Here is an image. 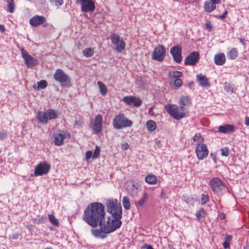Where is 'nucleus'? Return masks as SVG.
Listing matches in <instances>:
<instances>
[{"instance_id":"4c0bfd02","label":"nucleus","mask_w":249,"mask_h":249,"mask_svg":"<svg viewBox=\"0 0 249 249\" xmlns=\"http://www.w3.org/2000/svg\"><path fill=\"white\" fill-rule=\"evenodd\" d=\"M7 11L10 13H13L15 8L14 0H7Z\"/></svg>"},{"instance_id":"412c9836","label":"nucleus","mask_w":249,"mask_h":249,"mask_svg":"<svg viewBox=\"0 0 249 249\" xmlns=\"http://www.w3.org/2000/svg\"><path fill=\"white\" fill-rule=\"evenodd\" d=\"M196 79L201 87L204 88H208L210 86L211 84L209 82L208 78L202 74H198L196 75Z\"/></svg>"},{"instance_id":"5fc2aeb1","label":"nucleus","mask_w":249,"mask_h":249,"mask_svg":"<svg viewBox=\"0 0 249 249\" xmlns=\"http://www.w3.org/2000/svg\"><path fill=\"white\" fill-rule=\"evenodd\" d=\"M83 122L81 120H76L75 121V124L77 125L80 126L83 124Z\"/></svg>"},{"instance_id":"20e7f679","label":"nucleus","mask_w":249,"mask_h":249,"mask_svg":"<svg viewBox=\"0 0 249 249\" xmlns=\"http://www.w3.org/2000/svg\"><path fill=\"white\" fill-rule=\"evenodd\" d=\"M53 77L56 81L60 83L62 87H69L71 85V78L60 69L56 70Z\"/></svg>"},{"instance_id":"b1692460","label":"nucleus","mask_w":249,"mask_h":249,"mask_svg":"<svg viewBox=\"0 0 249 249\" xmlns=\"http://www.w3.org/2000/svg\"><path fill=\"white\" fill-rule=\"evenodd\" d=\"M37 119L38 121L42 124H47L48 123V118L46 112L39 111L37 114Z\"/></svg>"},{"instance_id":"bf43d9fd","label":"nucleus","mask_w":249,"mask_h":249,"mask_svg":"<svg viewBox=\"0 0 249 249\" xmlns=\"http://www.w3.org/2000/svg\"><path fill=\"white\" fill-rule=\"evenodd\" d=\"M212 2L215 4H218L220 3V0H210Z\"/></svg>"},{"instance_id":"09e8293b","label":"nucleus","mask_w":249,"mask_h":249,"mask_svg":"<svg viewBox=\"0 0 249 249\" xmlns=\"http://www.w3.org/2000/svg\"><path fill=\"white\" fill-rule=\"evenodd\" d=\"M51 2L54 1L56 6H59L63 4V0H49Z\"/></svg>"},{"instance_id":"f3484780","label":"nucleus","mask_w":249,"mask_h":249,"mask_svg":"<svg viewBox=\"0 0 249 249\" xmlns=\"http://www.w3.org/2000/svg\"><path fill=\"white\" fill-rule=\"evenodd\" d=\"M46 19L43 16L36 15L30 18L29 23L33 27H37L46 22Z\"/></svg>"},{"instance_id":"4be33fe9","label":"nucleus","mask_w":249,"mask_h":249,"mask_svg":"<svg viewBox=\"0 0 249 249\" xmlns=\"http://www.w3.org/2000/svg\"><path fill=\"white\" fill-rule=\"evenodd\" d=\"M66 136L65 132L63 131L60 133L56 134L54 138L53 142L55 145L60 146L63 144V141L66 138Z\"/></svg>"},{"instance_id":"e2e57ef3","label":"nucleus","mask_w":249,"mask_h":249,"mask_svg":"<svg viewBox=\"0 0 249 249\" xmlns=\"http://www.w3.org/2000/svg\"><path fill=\"white\" fill-rule=\"evenodd\" d=\"M18 235H14L12 236V239H17L18 238Z\"/></svg>"},{"instance_id":"393cba45","label":"nucleus","mask_w":249,"mask_h":249,"mask_svg":"<svg viewBox=\"0 0 249 249\" xmlns=\"http://www.w3.org/2000/svg\"><path fill=\"white\" fill-rule=\"evenodd\" d=\"M183 76V73L181 71H170L168 72V78L171 80L170 84L172 80L180 78Z\"/></svg>"},{"instance_id":"c9c22d12","label":"nucleus","mask_w":249,"mask_h":249,"mask_svg":"<svg viewBox=\"0 0 249 249\" xmlns=\"http://www.w3.org/2000/svg\"><path fill=\"white\" fill-rule=\"evenodd\" d=\"M148 198V196L147 193L146 192H144L142 197L140 198L139 201H138L137 205L140 207H142Z\"/></svg>"},{"instance_id":"0eeeda50","label":"nucleus","mask_w":249,"mask_h":249,"mask_svg":"<svg viewBox=\"0 0 249 249\" xmlns=\"http://www.w3.org/2000/svg\"><path fill=\"white\" fill-rule=\"evenodd\" d=\"M166 55V49L162 45H158L154 49L152 53V59L159 62L162 61Z\"/></svg>"},{"instance_id":"473e14b6","label":"nucleus","mask_w":249,"mask_h":249,"mask_svg":"<svg viewBox=\"0 0 249 249\" xmlns=\"http://www.w3.org/2000/svg\"><path fill=\"white\" fill-rule=\"evenodd\" d=\"M232 240V236L231 235L226 234L225 237V241L223 243V248L225 249H228L230 248V243Z\"/></svg>"},{"instance_id":"0e129e2a","label":"nucleus","mask_w":249,"mask_h":249,"mask_svg":"<svg viewBox=\"0 0 249 249\" xmlns=\"http://www.w3.org/2000/svg\"><path fill=\"white\" fill-rule=\"evenodd\" d=\"M244 249H249V245H247L244 248Z\"/></svg>"},{"instance_id":"6ab92c4d","label":"nucleus","mask_w":249,"mask_h":249,"mask_svg":"<svg viewBox=\"0 0 249 249\" xmlns=\"http://www.w3.org/2000/svg\"><path fill=\"white\" fill-rule=\"evenodd\" d=\"M236 129V127L234 125L229 124L220 125L218 128V132L224 134L234 132Z\"/></svg>"},{"instance_id":"c85d7f7f","label":"nucleus","mask_w":249,"mask_h":249,"mask_svg":"<svg viewBox=\"0 0 249 249\" xmlns=\"http://www.w3.org/2000/svg\"><path fill=\"white\" fill-rule=\"evenodd\" d=\"M238 55L237 49L235 48H232L228 53L227 57L229 59L234 60Z\"/></svg>"},{"instance_id":"a878e982","label":"nucleus","mask_w":249,"mask_h":249,"mask_svg":"<svg viewBox=\"0 0 249 249\" xmlns=\"http://www.w3.org/2000/svg\"><path fill=\"white\" fill-rule=\"evenodd\" d=\"M145 181L149 184L154 185L157 183L158 178L156 175L149 174L145 176Z\"/></svg>"},{"instance_id":"e433bc0d","label":"nucleus","mask_w":249,"mask_h":249,"mask_svg":"<svg viewBox=\"0 0 249 249\" xmlns=\"http://www.w3.org/2000/svg\"><path fill=\"white\" fill-rule=\"evenodd\" d=\"M94 53V49L92 48H87L83 51V55L87 57H91Z\"/></svg>"},{"instance_id":"9d476101","label":"nucleus","mask_w":249,"mask_h":249,"mask_svg":"<svg viewBox=\"0 0 249 249\" xmlns=\"http://www.w3.org/2000/svg\"><path fill=\"white\" fill-rule=\"evenodd\" d=\"M20 51L25 64L28 68H31L37 64V60L28 54L24 48H21Z\"/></svg>"},{"instance_id":"f03ea898","label":"nucleus","mask_w":249,"mask_h":249,"mask_svg":"<svg viewBox=\"0 0 249 249\" xmlns=\"http://www.w3.org/2000/svg\"><path fill=\"white\" fill-rule=\"evenodd\" d=\"M106 205L108 212L112 215L113 218H122V207L117 199H107Z\"/></svg>"},{"instance_id":"ea45409f","label":"nucleus","mask_w":249,"mask_h":249,"mask_svg":"<svg viewBox=\"0 0 249 249\" xmlns=\"http://www.w3.org/2000/svg\"><path fill=\"white\" fill-rule=\"evenodd\" d=\"M225 90L227 92H231V93L235 92V89L233 85H231L230 83H225V87H224Z\"/></svg>"},{"instance_id":"f704fd0d","label":"nucleus","mask_w":249,"mask_h":249,"mask_svg":"<svg viewBox=\"0 0 249 249\" xmlns=\"http://www.w3.org/2000/svg\"><path fill=\"white\" fill-rule=\"evenodd\" d=\"M46 113L49 120L54 119L57 117V114L54 110L49 109Z\"/></svg>"},{"instance_id":"bb28decb","label":"nucleus","mask_w":249,"mask_h":249,"mask_svg":"<svg viewBox=\"0 0 249 249\" xmlns=\"http://www.w3.org/2000/svg\"><path fill=\"white\" fill-rule=\"evenodd\" d=\"M216 8V4L211 1H206L205 2L204 9L206 12L211 13Z\"/></svg>"},{"instance_id":"603ef678","label":"nucleus","mask_w":249,"mask_h":249,"mask_svg":"<svg viewBox=\"0 0 249 249\" xmlns=\"http://www.w3.org/2000/svg\"><path fill=\"white\" fill-rule=\"evenodd\" d=\"M129 148V145L128 143L125 142L122 144V148L124 150H126Z\"/></svg>"},{"instance_id":"2eb2a0df","label":"nucleus","mask_w":249,"mask_h":249,"mask_svg":"<svg viewBox=\"0 0 249 249\" xmlns=\"http://www.w3.org/2000/svg\"><path fill=\"white\" fill-rule=\"evenodd\" d=\"M199 59V54L197 52L191 53L184 59L185 65H195Z\"/></svg>"},{"instance_id":"4468645a","label":"nucleus","mask_w":249,"mask_h":249,"mask_svg":"<svg viewBox=\"0 0 249 249\" xmlns=\"http://www.w3.org/2000/svg\"><path fill=\"white\" fill-rule=\"evenodd\" d=\"M181 47L178 45L175 46L170 49V53L172 55L174 60L177 63H180L182 61Z\"/></svg>"},{"instance_id":"052dcab7","label":"nucleus","mask_w":249,"mask_h":249,"mask_svg":"<svg viewBox=\"0 0 249 249\" xmlns=\"http://www.w3.org/2000/svg\"><path fill=\"white\" fill-rule=\"evenodd\" d=\"M239 40L240 42L242 43V44L244 46L245 45V41H244V40L243 39L240 38H239Z\"/></svg>"},{"instance_id":"423d86ee","label":"nucleus","mask_w":249,"mask_h":249,"mask_svg":"<svg viewBox=\"0 0 249 249\" xmlns=\"http://www.w3.org/2000/svg\"><path fill=\"white\" fill-rule=\"evenodd\" d=\"M76 2L81 6V11L83 13L93 12L95 8V1L93 0H75Z\"/></svg>"},{"instance_id":"72a5a7b5","label":"nucleus","mask_w":249,"mask_h":249,"mask_svg":"<svg viewBox=\"0 0 249 249\" xmlns=\"http://www.w3.org/2000/svg\"><path fill=\"white\" fill-rule=\"evenodd\" d=\"M122 203L124 208L127 210H129L131 207L129 198L126 196L123 197Z\"/></svg>"},{"instance_id":"79ce46f5","label":"nucleus","mask_w":249,"mask_h":249,"mask_svg":"<svg viewBox=\"0 0 249 249\" xmlns=\"http://www.w3.org/2000/svg\"><path fill=\"white\" fill-rule=\"evenodd\" d=\"M49 219L53 225L55 226H58L59 225L58 220L55 218V216L53 214L49 215Z\"/></svg>"},{"instance_id":"3c124183","label":"nucleus","mask_w":249,"mask_h":249,"mask_svg":"<svg viewBox=\"0 0 249 249\" xmlns=\"http://www.w3.org/2000/svg\"><path fill=\"white\" fill-rule=\"evenodd\" d=\"M92 155V152L91 151H88L86 153V158L87 160L91 158Z\"/></svg>"},{"instance_id":"13d9d810","label":"nucleus","mask_w":249,"mask_h":249,"mask_svg":"<svg viewBox=\"0 0 249 249\" xmlns=\"http://www.w3.org/2000/svg\"><path fill=\"white\" fill-rule=\"evenodd\" d=\"M0 31L2 33L4 32L5 31V27L2 24H0Z\"/></svg>"},{"instance_id":"aec40b11","label":"nucleus","mask_w":249,"mask_h":249,"mask_svg":"<svg viewBox=\"0 0 249 249\" xmlns=\"http://www.w3.org/2000/svg\"><path fill=\"white\" fill-rule=\"evenodd\" d=\"M178 104L181 110L192 105V100L189 96H182L178 100Z\"/></svg>"},{"instance_id":"9b49d317","label":"nucleus","mask_w":249,"mask_h":249,"mask_svg":"<svg viewBox=\"0 0 249 249\" xmlns=\"http://www.w3.org/2000/svg\"><path fill=\"white\" fill-rule=\"evenodd\" d=\"M103 117L101 115L95 116L93 122L91 123V127L94 133H100L102 130Z\"/></svg>"},{"instance_id":"a18cd8bd","label":"nucleus","mask_w":249,"mask_h":249,"mask_svg":"<svg viewBox=\"0 0 249 249\" xmlns=\"http://www.w3.org/2000/svg\"><path fill=\"white\" fill-rule=\"evenodd\" d=\"M221 155L223 156L228 157L229 155V148L227 147L222 148L221 149Z\"/></svg>"},{"instance_id":"6e6552de","label":"nucleus","mask_w":249,"mask_h":249,"mask_svg":"<svg viewBox=\"0 0 249 249\" xmlns=\"http://www.w3.org/2000/svg\"><path fill=\"white\" fill-rule=\"evenodd\" d=\"M50 169V164L46 161L39 162L35 168L34 175L37 177L46 175L49 172Z\"/></svg>"},{"instance_id":"1a4fd4ad","label":"nucleus","mask_w":249,"mask_h":249,"mask_svg":"<svg viewBox=\"0 0 249 249\" xmlns=\"http://www.w3.org/2000/svg\"><path fill=\"white\" fill-rule=\"evenodd\" d=\"M110 39L111 43L116 46V50L118 52H121L125 49V43L118 35L112 34Z\"/></svg>"},{"instance_id":"de8ad7c7","label":"nucleus","mask_w":249,"mask_h":249,"mask_svg":"<svg viewBox=\"0 0 249 249\" xmlns=\"http://www.w3.org/2000/svg\"><path fill=\"white\" fill-rule=\"evenodd\" d=\"M92 234L95 237H99L101 234V231L98 229L92 230L91 231Z\"/></svg>"},{"instance_id":"680f3d73","label":"nucleus","mask_w":249,"mask_h":249,"mask_svg":"<svg viewBox=\"0 0 249 249\" xmlns=\"http://www.w3.org/2000/svg\"><path fill=\"white\" fill-rule=\"evenodd\" d=\"M146 249H154L151 245H147Z\"/></svg>"},{"instance_id":"39448f33","label":"nucleus","mask_w":249,"mask_h":249,"mask_svg":"<svg viewBox=\"0 0 249 249\" xmlns=\"http://www.w3.org/2000/svg\"><path fill=\"white\" fill-rule=\"evenodd\" d=\"M165 108L167 112L176 120H179L185 116L183 110H181L176 105L167 104Z\"/></svg>"},{"instance_id":"864d4df0","label":"nucleus","mask_w":249,"mask_h":249,"mask_svg":"<svg viewBox=\"0 0 249 249\" xmlns=\"http://www.w3.org/2000/svg\"><path fill=\"white\" fill-rule=\"evenodd\" d=\"M227 14H228V12L226 10H225L222 15H221L218 17V18H219L221 19H223L226 18Z\"/></svg>"},{"instance_id":"8fccbe9b","label":"nucleus","mask_w":249,"mask_h":249,"mask_svg":"<svg viewBox=\"0 0 249 249\" xmlns=\"http://www.w3.org/2000/svg\"><path fill=\"white\" fill-rule=\"evenodd\" d=\"M7 137V134L6 132L4 131H1L0 132V140H2L3 139H5Z\"/></svg>"},{"instance_id":"f8f14e48","label":"nucleus","mask_w":249,"mask_h":249,"mask_svg":"<svg viewBox=\"0 0 249 249\" xmlns=\"http://www.w3.org/2000/svg\"><path fill=\"white\" fill-rule=\"evenodd\" d=\"M210 185L213 191L216 193H221L224 188V185L218 178H213L210 180Z\"/></svg>"},{"instance_id":"7c9ffc66","label":"nucleus","mask_w":249,"mask_h":249,"mask_svg":"<svg viewBox=\"0 0 249 249\" xmlns=\"http://www.w3.org/2000/svg\"><path fill=\"white\" fill-rule=\"evenodd\" d=\"M206 212L203 209L201 208L199 209L196 213V217L197 221H200L201 219L204 218L206 216Z\"/></svg>"},{"instance_id":"dca6fc26","label":"nucleus","mask_w":249,"mask_h":249,"mask_svg":"<svg viewBox=\"0 0 249 249\" xmlns=\"http://www.w3.org/2000/svg\"><path fill=\"white\" fill-rule=\"evenodd\" d=\"M122 101L127 105H133L135 107H139L142 104V100L138 97L133 96H127L123 98Z\"/></svg>"},{"instance_id":"58836bf2","label":"nucleus","mask_w":249,"mask_h":249,"mask_svg":"<svg viewBox=\"0 0 249 249\" xmlns=\"http://www.w3.org/2000/svg\"><path fill=\"white\" fill-rule=\"evenodd\" d=\"M37 87L36 89L39 90L41 89H45L48 86V84L46 81L44 80H41L37 82Z\"/></svg>"},{"instance_id":"6e6d98bb","label":"nucleus","mask_w":249,"mask_h":249,"mask_svg":"<svg viewBox=\"0 0 249 249\" xmlns=\"http://www.w3.org/2000/svg\"><path fill=\"white\" fill-rule=\"evenodd\" d=\"M244 124L246 126H249V117L245 118Z\"/></svg>"},{"instance_id":"5701e85b","label":"nucleus","mask_w":249,"mask_h":249,"mask_svg":"<svg viewBox=\"0 0 249 249\" xmlns=\"http://www.w3.org/2000/svg\"><path fill=\"white\" fill-rule=\"evenodd\" d=\"M214 61L216 65H222L226 62V57L223 53H219L214 56Z\"/></svg>"},{"instance_id":"a19ab883","label":"nucleus","mask_w":249,"mask_h":249,"mask_svg":"<svg viewBox=\"0 0 249 249\" xmlns=\"http://www.w3.org/2000/svg\"><path fill=\"white\" fill-rule=\"evenodd\" d=\"M209 200L208 195L202 194L200 196V202L201 205H204L207 203Z\"/></svg>"},{"instance_id":"c03bdc74","label":"nucleus","mask_w":249,"mask_h":249,"mask_svg":"<svg viewBox=\"0 0 249 249\" xmlns=\"http://www.w3.org/2000/svg\"><path fill=\"white\" fill-rule=\"evenodd\" d=\"M100 147L98 146H96L95 149L93 154L92 158L93 159L97 158L100 155Z\"/></svg>"},{"instance_id":"cd10ccee","label":"nucleus","mask_w":249,"mask_h":249,"mask_svg":"<svg viewBox=\"0 0 249 249\" xmlns=\"http://www.w3.org/2000/svg\"><path fill=\"white\" fill-rule=\"evenodd\" d=\"M203 142L204 138L200 133H196L193 138L192 143H195L197 146L204 144Z\"/></svg>"},{"instance_id":"f257e3e1","label":"nucleus","mask_w":249,"mask_h":249,"mask_svg":"<svg viewBox=\"0 0 249 249\" xmlns=\"http://www.w3.org/2000/svg\"><path fill=\"white\" fill-rule=\"evenodd\" d=\"M105 215V206L101 203L94 202L89 204L84 210L82 218L92 227L95 228L99 225L102 231L106 233L113 232L121 227V219L107 217L106 221Z\"/></svg>"},{"instance_id":"2f4dec72","label":"nucleus","mask_w":249,"mask_h":249,"mask_svg":"<svg viewBox=\"0 0 249 249\" xmlns=\"http://www.w3.org/2000/svg\"><path fill=\"white\" fill-rule=\"evenodd\" d=\"M97 85L99 88L101 94L103 96L106 95L107 92V89L106 86L101 81H98Z\"/></svg>"},{"instance_id":"49530a36","label":"nucleus","mask_w":249,"mask_h":249,"mask_svg":"<svg viewBox=\"0 0 249 249\" xmlns=\"http://www.w3.org/2000/svg\"><path fill=\"white\" fill-rule=\"evenodd\" d=\"M205 29L208 30L209 32H211L213 29V25L212 23L210 21H207L205 23Z\"/></svg>"},{"instance_id":"7ed1b4c3","label":"nucleus","mask_w":249,"mask_h":249,"mask_svg":"<svg viewBox=\"0 0 249 249\" xmlns=\"http://www.w3.org/2000/svg\"><path fill=\"white\" fill-rule=\"evenodd\" d=\"M133 124V122L126 118L124 114L120 113L116 115L112 122L114 128L121 129L124 128L130 127Z\"/></svg>"},{"instance_id":"37998d69","label":"nucleus","mask_w":249,"mask_h":249,"mask_svg":"<svg viewBox=\"0 0 249 249\" xmlns=\"http://www.w3.org/2000/svg\"><path fill=\"white\" fill-rule=\"evenodd\" d=\"M172 82H173V85L178 88L181 87L183 84L182 81L180 78L173 80Z\"/></svg>"},{"instance_id":"4d7b16f0","label":"nucleus","mask_w":249,"mask_h":249,"mask_svg":"<svg viewBox=\"0 0 249 249\" xmlns=\"http://www.w3.org/2000/svg\"><path fill=\"white\" fill-rule=\"evenodd\" d=\"M154 106H152L149 109V114L151 115H154V113H153V109H154Z\"/></svg>"},{"instance_id":"ddd939ff","label":"nucleus","mask_w":249,"mask_h":249,"mask_svg":"<svg viewBox=\"0 0 249 249\" xmlns=\"http://www.w3.org/2000/svg\"><path fill=\"white\" fill-rule=\"evenodd\" d=\"M195 153L197 158L199 160H202L206 158L209 154V150L205 144L198 145L196 148Z\"/></svg>"},{"instance_id":"a211bd4d","label":"nucleus","mask_w":249,"mask_h":249,"mask_svg":"<svg viewBox=\"0 0 249 249\" xmlns=\"http://www.w3.org/2000/svg\"><path fill=\"white\" fill-rule=\"evenodd\" d=\"M130 182L132 183L127 186L126 190L131 196L134 197L137 196L139 193V186L134 181L131 180Z\"/></svg>"},{"instance_id":"c756f323","label":"nucleus","mask_w":249,"mask_h":249,"mask_svg":"<svg viewBox=\"0 0 249 249\" xmlns=\"http://www.w3.org/2000/svg\"><path fill=\"white\" fill-rule=\"evenodd\" d=\"M146 126L149 132H153L155 130L157 125L156 123L153 120H149L146 123Z\"/></svg>"}]
</instances>
